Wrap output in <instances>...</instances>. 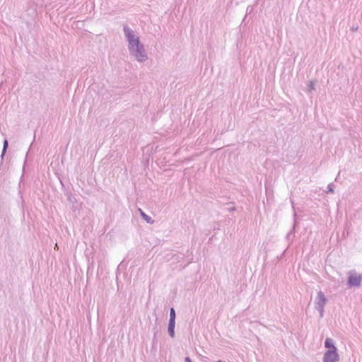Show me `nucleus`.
<instances>
[{"mask_svg": "<svg viewBox=\"0 0 362 362\" xmlns=\"http://www.w3.org/2000/svg\"><path fill=\"white\" fill-rule=\"evenodd\" d=\"M123 31L127 41L128 42V49H133V47L142 45L140 41L139 37L136 35L133 30H132L128 25H123Z\"/></svg>", "mask_w": 362, "mask_h": 362, "instance_id": "f257e3e1", "label": "nucleus"}, {"mask_svg": "<svg viewBox=\"0 0 362 362\" xmlns=\"http://www.w3.org/2000/svg\"><path fill=\"white\" fill-rule=\"evenodd\" d=\"M129 52L139 62H144L148 59V55L143 44L134 47L133 49H129Z\"/></svg>", "mask_w": 362, "mask_h": 362, "instance_id": "f03ea898", "label": "nucleus"}, {"mask_svg": "<svg viewBox=\"0 0 362 362\" xmlns=\"http://www.w3.org/2000/svg\"><path fill=\"white\" fill-rule=\"evenodd\" d=\"M327 302V298L324 293L320 291L315 300V308L319 312L320 317L324 316V307Z\"/></svg>", "mask_w": 362, "mask_h": 362, "instance_id": "7ed1b4c3", "label": "nucleus"}, {"mask_svg": "<svg viewBox=\"0 0 362 362\" xmlns=\"http://www.w3.org/2000/svg\"><path fill=\"white\" fill-rule=\"evenodd\" d=\"M362 281V274L356 275L355 272H349L347 279V286L349 288L359 287Z\"/></svg>", "mask_w": 362, "mask_h": 362, "instance_id": "20e7f679", "label": "nucleus"}, {"mask_svg": "<svg viewBox=\"0 0 362 362\" xmlns=\"http://www.w3.org/2000/svg\"><path fill=\"white\" fill-rule=\"evenodd\" d=\"M175 319H176V313L173 308H171L170 310V318L168 321V332L170 337L174 338L175 336Z\"/></svg>", "mask_w": 362, "mask_h": 362, "instance_id": "39448f33", "label": "nucleus"}, {"mask_svg": "<svg viewBox=\"0 0 362 362\" xmlns=\"http://www.w3.org/2000/svg\"><path fill=\"white\" fill-rule=\"evenodd\" d=\"M339 361V355L334 350H327L323 356V362H337Z\"/></svg>", "mask_w": 362, "mask_h": 362, "instance_id": "423d86ee", "label": "nucleus"}, {"mask_svg": "<svg viewBox=\"0 0 362 362\" xmlns=\"http://www.w3.org/2000/svg\"><path fill=\"white\" fill-rule=\"evenodd\" d=\"M291 204H292V208L293 209V227L291 229V230L288 233L287 235H286V239L288 240H290V237L291 235L294 233L295 232V228L297 226V221H296V218H297V213L296 211V209H295V206H294V203L291 200Z\"/></svg>", "mask_w": 362, "mask_h": 362, "instance_id": "0eeeda50", "label": "nucleus"}, {"mask_svg": "<svg viewBox=\"0 0 362 362\" xmlns=\"http://www.w3.org/2000/svg\"><path fill=\"white\" fill-rule=\"evenodd\" d=\"M325 347L327 349V350H334L337 351V349L335 346L334 341L332 338H326L325 341Z\"/></svg>", "mask_w": 362, "mask_h": 362, "instance_id": "6e6552de", "label": "nucleus"}, {"mask_svg": "<svg viewBox=\"0 0 362 362\" xmlns=\"http://www.w3.org/2000/svg\"><path fill=\"white\" fill-rule=\"evenodd\" d=\"M153 340H152V348H154L156 346V344H157V337H158V334L159 332V329H158L157 325H156L153 327Z\"/></svg>", "mask_w": 362, "mask_h": 362, "instance_id": "1a4fd4ad", "label": "nucleus"}, {"mask_svg": "<svg viewBox=\"0 0 362 362\" xmlns=\"http://www.w3.org/2000/svg\"><path fill=\"white\" fill-rule=\"evenodd\" d=\"M139 211L142 218L145 220L148 223L152 224L154 223V220L152 219V218L147 215L145 212H144L141 209H139Z\"/></svg>", "mask_w": 362, "mask_h": 362, "instance_id": "9d476101", "label": "nucleus"}, {"mask_svg": "<svg viewBox=\"0 0 362 362\" xmlns=\"http://www.w3.org/2000/svg\"><path fill=\"white\" fill-rule=\"evenodd\" d=\"M65 195L66 196L67 199H68V201H69L70 203H71V204H77V202H77L76 198L75 197H74V196H73V194H71V192L70 191H66V192H65Z\"/></svg>", "mask_w": 362, "mask_h": 362, "instance_id": "9b49d317", "label": "nucleus"}, {"mask_svg": "<svg viewBox=\"0 0 362 362\" xmlns=\"http://www.w3.org/2000/svg\"><path fill=\"white\" fill-rule=\"evenodd\" d=\"M315 81H310L309 82L308 90V91L309 93H311L313 90H315Z\"/></svg>", "mask_w": 362, "mask_h": 362, "instance_id": "f8f14e48", "label": "nucleus"}, {"mask_svg": "<svg viewBox=\"0 0 362 362\" xmlns=\"http://www.w3.org/2000/svg\"><path fill=\"white\" fill-rule=\"evenodd\" d=\"M327 190L326 191L327 193H334V185L333 183H329L327 185Z\"/></svg>", "mask_w": 362, "mask_h": 362, "instance_id": "ddd939ff", "label": "nucleus"}, {"mask_svg": "<svg viewBox=\"0 0 362 362\" xmlns=\"http://www.w3.org/2000/svg\"><path fill=\"white\" fill-rule=\"evenodd\" d=\"M253 11V6H248L246 8V13L247 14V13H252V11Z\"/></svg>", "mask_w": 362, "mask_h": 362, "instance_id": "4468645a", "label": "nucleus"}, {"mask_svg": "<svg viewBox=\"0 0 362 362\" xmlns=\"http://www.w3.org/2000/svg\"><path fill=\"white\" fill-rule=\"evenodd\" d=\"M185 362H192V361L189 356H187L185 358Z\"/></svg>", "mask_w": 362, "mask_h": 362, "instance_id": "2eb2a0df", "label": "nucleus"}, {"mask_svg": "<svg viewBox=\"0 0 362 362\" xmlns=\"http://www.w3.org/2000/svg\"><path fill=\"white\" fill-rule=\"evenodd\" d=\"M357 29H358V27L352 28L353 30H357Z\"/></svg>", "mask_w": 362, "mask_h": 362, "instance_id": "dca6fc26", "label": "nucleus"}, {"mask_svg": "<svg viewBox=\"0 0 362 362\" xmlns=\"http://www.w3.org/2000/svg\"><path fill=\"white\" fill-rule=\"evenodd\" d=\"M229 210H230V211H234V210H235V208H231V209H230Z\"/></svg>", "mask_w": 362, "mask_h": 362, "instance_id": "f3484780", "label": "nucleus"}, {"mask_svg": "<svg viewBox=\"0 0 362 362\" xmlns=\"http://www.w3.org/2000/svg\"><path fill=\"white\" fill-rule=\"evenodd\" d=\"M216 362H226V361H223L218 360Z\"/></svg>", "mask_w": 362, "mask_h": 362, "instance_id": "a211bd4d", "label": "nucleus"}]
</instances>
